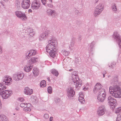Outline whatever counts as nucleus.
Here are the masks:
<instances>
[{
  "instance_id": "aec40b11",
  "label": "nucleus",
  "mask_w": 121,
  "mask_h": 121,
  "mask_svg": "<svg viewBox=\"0 0 121 121\" xmlns=\"http://www.w3.org/2000/svg\"><path fill=\"white\" fill-rule=\"evenodd\" d=\"M46 12L48 15L53 17H55L56 14V12L55 11L51 9H48L46 11Z\"/></svg>"
},
{
  "instance_id": "37998d69",
  "label": "nucleus",
  "mask_w": 121,
  "mask_h": 121,
  "mask_svg": "<svg viewBox=\"0 0 121 121\" xmlns=\"http://www.w3.org/2000/svg\"><path fill=\"white\" fill-rule=\"evenodd\" d=\"M44 118L46 119H47L49 117V116L47 114H45L44 116Z\"/></svg>"
},
{
  "instance_id": "f3484780",
  "label": "nucleus",
  "mask_w": 121,
  "mask_h": 121,
  "mask_svg": "<svg viewBox=\"0 0 121 121\" xmlns=\"http://www.w3.org/2000/svg\"><path fill=\"white\" fill-rule=\"evenodd\" d=\"M68 96L69 98L73 97L75 94L73 88L72 87H69L67 89Z\"/></svg>"
},
{
  "instance_id": "4d7b16f0",
  "label": "nucleus",
  "mask_w": 121,
  "mask_h": 121,
  "mask_svg": "<svg viewBox=\"0 0 121 121\" xmlns=\"http://www.w3.org/2000/svg\"><path fill=\"white\" fill-rule=\"evenodd\" d=\"M51 3H52V0H48Z\"/></svg>"
},
{
  "instance_id": "bb28decb",
  "label": "nucleus",
  "mask_w": 121,
  "mask_h": 121,
  "mask_svg": "<svg viewBox=\"0 0 121 121\" xmlns=\"http://www.w3.org/2000/svg\"><path fill=\"white\" fill-rule=\"evenodd\" d=\"M111 7L112 11L114 13H116L117 9L116 4H112Z\"/></svg>"
},
{
  "instance_id": "bf43d9fd",
  "label": "nucleus",
  "mask_w": 121,
  "mask_h": 121,
  "mask_svg": "<svg viewBox=\"0 0 121 121\" xmlns=\"http://www.w3.org/2000/svg\"><path fill=\"white\" fill-rule=\"evenodd\" d=\"M69 71H73V69H70V70H69Z\"/></svg>"
},
{
  "instance_id": "39448f33",
  "label": "nucleus",
  "mask_w": 121,
  "mask_h": 121,
  "mask_svg": "<svg viewBox=\"0 0 121 121\" xmlns=\"http://www.w3.org/2000/svg\"><path fill=\"white\" fill-rule=\"evenodd\" d=\"M104 9V7L101 4H99L95 8L94 13L95 17H97L101 13Z\"/></svg>"
},
{
  "instance_id": "1a4fd4ad",
  "label": "nucleus",
  "mask_w": 121,
  "mask_h": 121,
  "mask_svg": "<svg viewBox=\"0 0 121 121\" xmlns=\"http://www.w3.org/2000/svg\"><path fill=\"white\" fill-rule=\"evenodd\" d=\"M12 94L11 90H6L0 92V94L3 99H7Z\"/></svg>"
},
{
  "instance_id": "412c9836",
  "label": "nucleus",
  "mask_w": 121,
  "mask_h": 121,
  "mask_svg": "<svg viewBox=\"0 0 121 121\" xmlns=\"http://www.w3.org/2000/svg\"><path fill=\"white\" fill-rule=\"evenodd\" d=\"M24 92L26 95H30L33 93V90L30 89L28 87H26L24 89Z\"/></svg>"
},
{
  "instance_id": "680f3d73",
  "label": "nucleus",
  "mask_w": 121,
  "mask_h": 121,
  "mask_svg": "<svg viewBox=\"0 0 121 121\" xmlns=\"http://www.w3.org/2000/svg\"><path fill=\"white\" fill-rule=\"evenodd\" d=\"M98 1V0H95V2L96 3H97Z\"/></svg>"
},
{
  "instance_id": "69168bd1",
  "label": "nucleus",
  "mask_w": 121,
  "mask_h": 121,
  "mask_svg": "<svg viewBox=\"0 0 121 121\" xmlns=\"http://www.w3.org/2000/svg\"><path fill=\"white\" fill-rule=\"evenodd\" d=\"M35 1V0H34Z\"/></svg>"
},
{
  "instance_id": "f8f14e48",
  "label": "nucleus",
  "mask_w": 121,
  "mask_h": 121,
  "mask_svg": "<svg viewBox=\"0 0 121 121\" xmlns=\"http://www.w3.org/2000/svg\"><path fill=\"white\" fill-rule=\"evenodd\" d=\"M12 81V80L11 77L6 76L4 78L2 83L3 84L8 85L11 84Z\"/></svg>"
},
{
  "instance_id": "338daca9",
  "label": "nucleus",
  "mask_w": 121,
  "mask_h": 121,
  "mask_svg": "<svg viewBox=\"0 0 121 121\" xmlns=\"http://www.w3.org/2000/svg\"><path fill=\"white\" fill-rule=\"evenodd\" d=\"M77 11H78V10H77Z\"/></svg>"
},
{
  "instance_id": "c9c22d12",
  "label": "nucleus",
  "mask_w": 121,
  "mask_h": 121,
  "mask_svg": "<svg viewBox=\"0 0 121 121\" xmlns=\"http://www.w3.org/2000/svg\"><path fill=\"white\" fill-rule=\"evenodd\" d=\"M46 6L49 8H52L53 7V5L52 4H47L46 5Z\"/></svg>"
},
{
  "instance_id": "ddd939ff",
  "label": "nucleus",
  "mask_w": 121,
  "mask_h": 121,
  "mask_svg": "<svg viewBox=\"0 0 121 121\" xmlns=\"http://www.w3.org/2000/svg\"><path fill=\"white\" fill-rule=\"evenodd\" d=\"M103 91L101 92V93H98L97 99L99 101L101 102L105 100L106 97V94L105 90L103 89Z\"/></svg>"
},
{
  "instance_id": "6e6d98bb",
  "label": "nucleus",
  "mask_w": 121,
  "mask_h": 121,
  "mask_svg": "<svg viewBox=\"0 0 121 121\" xmlns=\"http://www.w3.org/2000/svg\"><path fill=\"white\" fill-rule=\"evenodd\" d=\"M29 11L30 12H32V11L31 10V9H29Z\"/></svg>"
},
{
  "instance_id": "09e8293b",
  "label": "nucleus",
  "mask_w": 121,
  "mask_h": 121,
  "mask_svg": "<svg viewBox=\"0 0 121 121\" xmlns=\"http://www.w3.org/2000/svg\"><path fill=\"white\" fill-rule=\"evenodd\" d=\"M2 47L0 46V54L2 53Z\"/></svg>"
},
{
  "instance_id": "a211bd4d",
  "label": "nucleus",
  "mask_w": 121,
  "mask_h": 121,
  "mask_svg": "<svg viewBox=\"0 0 121 121\" xmlns=\"http://www.w3.org/2000/svg\"><path fill=\"white\" fill-rule=\"evenodd\" d=\"M37 52V51L35 50H31L28 51L26 54V58L28 59L31 56L35 55Z\"/></svg>"
},
{
  "instance_id": "f704fd0d",
  "label": "nucleus",
  "mask_w": 121,
  "mask_h": 121,
  "mask_svg": "<svg viewBox=\"0 0 121 121\" xmlns=\"http://www.w3.org/2000/svg\"><path fill=\"white\" fill-rule=\"evenodd\" d=\"M60 101V99L59 98H56L55 99V102L56 103L58 104Z\"/></svg>"
},
{
  "instance_id": "a18cd8bd",
  "label": "nucleus",
  "mask_w": 121,
  "mask_h": 121,
  "mask_svg": "<svg viewBox=\"0 0 121 121\" xmlns=\"http://www.w3.org/2000/svg\"><path fill=\"white\" fill-rule=\"evenodd\" d=\"M41 1L42 4L44 5H45L46 3V0H41Z\"/></svg>"
},
{
  "instance_id": "20e7f679",
  "label": "nucleus",
  "mask_w": 121,
  "mask_h": 121,
  "mask_svg": "<svg viewBox=\"0 0 121 121\" xmlns=\"http://www.w3.org/2000/svg\"><path fill=\"white\" fill-rule=\"evenodd\" d=\"M54 37L50 31L47 30L40 35L39 37V40L42 41L45 39L47 38H48L49 39Z\"/></svg>"
},
{
  "instance_id": "9b49d317",
  "label": "nucleus",
  "mask_w": 121,
  "mask_h": 121,
  "mask_svg": "<svg viewBox=\"0 0 121 121\" xmlns=\"http://www.w3.org/2000/svg\"><path fill=\"white\" fill-rule=\"evenodd\" d=\"M41 5V3L39 0H35L33 1L31 4V9L34 10L38 9Z\"/></svg>"
},
{
  "instance_id": "de8ad7c7",
  "label": "nucleus",
  "mask_w": 121,
  "mask_h": 121,
  "mask_svg": "<svg viewBox=\"0 0 121 121\" xmlns=\"http://www.w3.org/2000/svg\"><path fill=\"white\" fill-rule=\"evenodd\" d=\"M19 100L21 102H22L24 100V99L23 98H20L19 99Z\"/></svg>"
},
{
  "instance_id": "c03bdc74",
  "label": "nucleus",
  "mask_w": 121,
  "mask_h": 121,
  "mask_svg": "<svg viewBox=\"0 0 121 121\" xmlns=\"http://www.w3.org/2000/svg\"><path fill=\"white\" fill-rule=\"evenodd\" d=\"M79 97H84V94L83 92H80L79 93Z\"/></svg>"
},
{
  "instance_id": "e2e57ef3",
  "label": "nucleus",
  "mask_w": 121,
  "mask_h": 121,
  "mask_svg": "<svg viewBox=\"0 0 121 121\" xmlns=\"http://www.w3.org/2000/svg\"><path fill=\"white\" fill-rule=\"evenodd\" d=\"M79 38L80 39H81V36H79Z\"/></svg>"
},
{
  "instance_id": "b1692460",
  "label": "nucleus",
  "mask_w": 121,
  "mask_h": 121,
  "mask_svg": "<svg viewBox=\"0 0 121 121\" xmlns=\"http://www.w3.org/2000/svg\"><path fill=\"white\" fill-rule=\"evenodd\" d=\"M38 61V58H37L33 57L31 58L30 60L29 61L31 63H35Z\"/></svg>"
},
{
  "instance_id": "4468645a",
  "label": "nucleus",
  "mask_w": 121,
  "mask_h": 121,
  "mask_svg": "<svg viewBox=\"0 0 121 121\" xmlns=\"http://www.w3.org/2000/svg\"><path fill=\"white\" fill-rule=\"evenodd\" d=\"M16 16L20 18L22 20L25 21L27 19L25 14L20 11H17L15 12Z\"/></svg>"
},
{
  "instance_id": "052dcab7",
  "label": "nucleus",
  "mask_w": 121,
  "mask_h": 121,
  "mask_svg": "<svg viewBox=\"0 0 121 121\" xmlns=\"http://www.w3.org/2000/svg\"><path fill=\"white\" fill-rule=\"evenodd\" d=\"M103 77L104 78V77H105V75L104 74H103Z\"/></svg>"
},
{
  "instance_id": "72a5a7b5",
  "label": "nucleus",
  "mask_w": 121,
  "mask_h": 121,
  "mask_svg": "<svg viewBox=\"0 0 121 121\" xmlns=\"http://www.w3.org/2000/svg\"><path fill=\"white\" fill-rule=\"evenodd\" d=\"M95 44V43L94 42H93L92 43H91L90 44V48H91V49H90V51H93V47L94 45Z\"/></svg>"
},
{
  "instance_id": "a878e982",
  "label": "nucleus",
  "mask_w": 121,
  "mask_h": 121,
  "mask_svg": "<svg viewBox=\"0 0 121 121\" xmlns=\"http://www.w3.org/2000/svg\"><path fill=\"white\" fill-rule=\"evenodd\" d=\"M56 50H52L50 51V52H48L49 53V55L50 56L52 57H54L55 56L56 53Z\"/></svg>"
},
{
  "instance_id": "3c124183",
  "label": "nucleus",
  "mask_w": 121,
  "mask_h": 121,
  "mask_svg": "<svg viewBox=\"0 0 121 121\" xmlns=\"http://www.w3.org/2000/svg\"><path fill=\"white\" fill-rule=\"evenodd\" d=\"M115 80L114 81L115 82H117L118 79L117 77H116L114 78Z\"/></svg>"
},
{
  "instance_id": "864d4df0",
  "label": "nucleus",
  "mask_w": 121,
  "mask_h": 121,
  "mask_svg": "<svg viewBox=\"0 0 121 121\" xmlns=\"http://www.w3.org/2000/svg\"><path fill=\"white\" fill-rule=\"evenodd\" d=\"M15 109L17 110H19V108L18 107H16Z\"/></svg>"
},
{
  "instance_id": "7c9ffc66",
  "label": "nucleus",
  "mask_w": 121,
  "mask_h": 121,
  "mask_svg": "<svg viewBox=\"0 0 121 121\" xmlns=\"http://www.w3.org/2000/svg\"><path fill=\"white\" fill-rule=\"evenodd\" d=\"M78 100L81 103L83 104L85 102L84 99V97H79Z\"/></svg>"
},
{
  "instance_id": "603ef678",
  "label": "nucleus",
  "mask_w": 121,
  "mask_h": 121,
  "mask_svg": "<svg viewBox=\"0 0 121 121\" xmlns=\"http://www.w3.org/2000/svg\"><path fill=\"white\" fill-rule=\"evenodd\" d=\"M88 87H84L83 88V90L84 91L87 90H88Z\"/></svg>"
},
{
  "instance_id": "c85d7f7f",
  "label": "nucleus",
  "mask_w": 121,
  "mask_h": 121,
  "mask_svg": "<svg viewBox=\"0 0 121 121\" xmlns=\"http://www.w3.org/2000/svg\"><path fill=\"white\" fill-rule=\"evenodd\" d=\"M62 53L63 55L65 56H68L69 53V52L65 50H62Z\"/></svg>"
},
{
  "instance_id": "a19ab883",
  "label": "nucleus",
  "mask_w": 121,
  "mask_h": 121,
  "mask_svg": "<svg viewBox=\"0 0 121 121\" xmlns=\"http://www.w3.org/2000/svg\"><path fill=\"white\" fill-rule=\"evenodd\" d=\"M27 31L29 33L32 32H34L33 31V30L31 28H28Z\"/></svg>"
},
{
  "instance_id": "c756f323",
  "label": "nucleus",
  "mask_w": 121,
  "mask_h": 121,
  "mask_svg": "<svg viewBox=\"0 0 121 121\" xmlns=\"http://www.w3.org/2000/svg\"><path fill=\"white\" fill-rule=\"evenodd\" d=\"M40 85L42 87H45L46 85V81L44 80L42 81L40 83Z\"/></svg>"
},
{
  "instance_id": "cd10ccee",
  "label": "nucleus",
  "mask_w": 121,
  "mask_h": 121,
  "mask_svg": "<svg viewBox=\"0 0 121 121\" xmlns=\"http://www.w3.org/2000/svg\"><path fill=\"white\" fill-rule=\"evenodd\" d=\"M51 71L53 74L56 76H57L58 75L59 73L58 71L55 69H53L51 70Z\"/></svg>"
},
{
  "instance_id": "393cba45",
  "label": "nucleus",
  "mask_w": 121,
  "mask_h": 121,
  "mask_svg": "<svg viewBox=\"0 0 121 121\" xmlns=\"http://www.w3.org/2000/svg\"><path fill=\"white\" fill-rule=\"evenodd\" d=\"M0 118L1 120L4 121H8V118L4 114H1L0 116Z\"/></svg>"
},
{
  "instance_id": "0eeeda50",
  "label": "nucleus",
  "mask_w": 121,
  "mask_h": 121,
  "mask_svg": "<svg viewBox=\"0 0 121 121\" xmlns=\"http://www.w3.org/2000/svg\"><path fill=\"white\" fill-rule=\"evenodd\" d=\"M107 101L110 105L111 108L114 109L116 104L117 101L116 99L110 96L108 98Z\"/></svg>"
},
{
  "instance_id": "f03ea898",
  "label": "nucleus",
  "mask_w": 121,
  "mask_h": 121,
  "mask_svg": "<svg viewBox=\"0 0 121 121\" xmlns=\"http://www.w3.org/2000/svg\"><path fill=\"white\" fill-rule=\"evenodd\" d=\"M48 43L46 47L47 52H50L52 50H56V48L57 47V43L56 39L54 37L49 39Z\"/></svg>"
},
{
  "instance_id": "dca6fc26",
  "label": "nucleus",
  "mask_w": 121,
  "mask_h": 121,
  "mask_svg": "<svg viewBox=\"0 0 121 121\" xmlns=\"http://www.w3.org/2000/svg\"><path fill=\"white\" fill-rule=\"evenodd\" d=\"M30 4V0H23L22 2V6L24 9L29 8Z\"/></svg>"
},
{
  "instance_id": "4be33fe9",
  "label": "nucleus",
  "mask_w": 121,
  "mask_h": 121,
  "mask_svg": "<svg viewBox=\"0 0 121 121\" xmlns=\"http://www.w3.org/2000/svg\"><path fill=\"white\" fill-rule=\"evenodd\" d=\"M33 68V66L29 65H25L24 68V71L27 72H29Z\"/></svg>"
},
{
  "instance_id": "473e14b6",
  "label": "nucleus",
  "mask_w": 121,
  "mask_h": 121,
  "mask_svg": "<svg viewBox=\"0 0 121 121\" xmlns=\"http://www.w3.org/2000/svg\"><path fill=\"white\" fill-rule=\"evenodd\" d=\"M121 111V107H119L116 109L115 112L116 113H119Z\"/></svg>"
},
{
  "instance_id": "5fc2aeb1",
  "label": "nucleus",
  "mask_w": 121,
  "mask_h": 121,
  "mask_svg": "<svg viewBox=\"0 0 121 121\" xmlns=\"http://www.w3.org/2000/svg\"><path fill=\"white\" fill-rule=\"evenodd\" d=\"M47 79H48V81H50V79L48 77L47 78Z\"/></svg>"
},
{
  "instance_id": "7ed1b4c3",
  "label": "nucleus",
  "mask_w": 121,
  "mask_h": 121,
  "mask_svg": "<svg viewBox=\"0 0 121 121\" xmlns=\"http://www.w3.org/2000/svg\"><path fill=\"white\" fill-rule=\"evenodd\" d=\"M72 80L73 82L74 85L77 89L79 90L82 86L81 81L80 80L78 76L77 71H74L72 73Z\"/></svg>"
},
{
  "instance_id": "49530a36",
  "label": "nucleus",
  "mask_w": 121,
  "mask_h": 121,
  "mask_svg": "<svg viewBox=\"0 0 121 121\" xmlns=\"http://www.w3.org/2000/svg\"><path fill=\"white\" fill-rule=\"evenodd\" d=\"M35 34V32L29 33V35L31 37H33Z\"/></svg>"
},
{
  "instance_id": "e433bc0d",
  "label": "nucleus",
  "mask_w": 121,
  "mask_h": 121,
  "mask_svg": "<svg viewBox=\"0 0 121 121\" xmlns=\"http://www.w3.org/2000/svg\"><path fill=\"white\" fill-rule=\"evenodd\" d=\"M116 121H121V115H118Z\"/></svg>"
},
{
  "instance_id": "2f4dec72",
  "label": "nucleus",
  "mask_w": 121,
  "mask_h": 121,
  "mask_svg": "<svg viewBox=\"0 0 121 121\" xmlns=\"http://www.w3.org/2000/svg\"><path fill=\"white\" fill-rule=\"evenodd\" d=\"M6 87L4 85H2L0 83V90H3L5 89L6 88Z\"/></svg>"
},
{
  "instance_id": "4c0bfd02",
  "label": "nucleus",
  "mask_w": 121,
  "mask_h": 121,
  "mask_svg": "<svg viewBox=\"0 0 121 121\" xmlns=\"http://www.w3.org/2000/svg\"><path fill=\"white\" fill-rule=\"evenodd\" d=\"M74 43L73 42L71 43L70 45L69 46V48L70 49H72L74 46Z\"/></svg>"
},
{
  "instance_id": "6ab92c4d",
  "label": "nucleus",
  "mask_w": 121,
  "mask_h": 121,
  "mask_svg": "<svg viewBox=\"0 0 121 121\" xmlns=\"http://www.w3.org/2000/svg\"><path fill=\"white\" fill-rule=\"evenodd\" d=\"M105 111L104 106L103 105H101L98 109L97 114L99 116H102L104 114Z\"/></svg>"
},
{
  "instance_id": "13d9d810",
  "label": "nucleus",
  "mask_w": 121,
  "mask_h": 121,
  "mask_svg": "<svg viewBox=\"0 0 121 121\" xmlns=\"http://www.w3.org/2000/svg\"><path fill=\"white\" fill-rule=\"evenodd\" d=\"M4 2H7L9 0H3Z\"/></svg>"
},
{
  "instance_id": "2eb2a0df",
  "label": "nucleus",
  "mask_w": 121,
  "mask_h": 121,
  "mask_svg": "<svg viewBox=\"0 0 121 121\" xmlns=\"http://www.w3.org/2000/svg\"><path fill=\"white\" fill-rule=\"evenodd\" d=\"M24 75L22 73H16L13 75V79L16 81H18L22 79Z\"/></svg>"
},
{
  "instance_id": "ea45409f",
  "label": "nucleus",
  "mask_w": 121,
  "mask_h": 121,
  "mask_svg": "<svg viewBox=\"0 0 121 121\" xmlns=\"http://www.w3.org/2000/svg\"><path fill=\"white\" fill-rule=\"evenodd\" d=\"M80 60V59L79 58H76L75 59V63L76 64L78 63L79 61Z\"/></svg>"
},
{
  "instance_id": "9d476101",
  "label": "nucleus",
  "mask_w": 121,
  "mask_h": 121,
  "mask_svg": "<svg viewBox=\"0 0 121 121\" xmlns=\"http://www.w3.org/2000/svg\"><path fill=\"white\" fill-rule=\"evenodd\" d=\"M20 106L23 108L24 111L25 112H30L31 111V104L30 103H22L20 104Z\"/></svg>"
},
{
  "instance_id": "423d86ee",
  "label": "nucleus",
  "mask_w": 121,
  "mask_h": 121,
  "mask_svg": "<svg viewBox=\"0 0 121 121\" xmlns=\"http://www.w3.org/2000/svg\"><path fill=\"white\" fill-rule=\"evenodd\" d=\"M112 36L113 39L117 41L120 48L121 50V39L119 33L117 31L114 32Z\"/></svg>"
},
{
  "instance_id": "6e6552de",
  "label": "nucleus",
  "mask_w": 121,
  "mask_h": 121,
  "mask_svg": "<svg viewBox=\"0 0 121 121\" xmlns=\"http://www.w3.org/2000/svg\"><path fill=\"white\" fill-rule=\"evenodd\" d=\"M102 86L99 83H97L96 84L93 89V92L95 93H101V92L104 90H105L102 88Z\"/></svg>"
},
{
  "instance_id": "0e129e2a",
  "label": "nucleus",
  "mask_w": 121,
  "mask_h": 121,
  "mask_svg": "<svg viewBox=\"0 0 121 121\" xmlns=\"http://www.w3.org/2000/svg\"><path fill=\"white\" fill-rule=\"evenodd\" d=\"M110 77V75H109V76H108V78H109Z\"/></svg>"
},
{
  "instance_id": "f257e3e1",
  "label": "nucleus",
  "mask_w": 121,
  "mask_h": 121,
  "mask_svg": "<svg viewBox=\"0 0 121 121\" xmlns=\"http://www.w3.org/2000/svg\"><path fill=\"white\" fill-rule=\"evenodd\" d=\"M109 92L113 97L116 98H121V89L118 86L116 85L110 86L109 87Z\"/></svg>"
},
{
  "instance_id": "5701e85b",
  "label": "nucleus",
  "mask_w": 121,
  "mask_h": 121,
  "mask_svg": "<svg viewBox=\"0 0 121 121\" xmlns=\"http://www.w3.org/2000/svg\"><path fill=\"white\" fill-rule=\"evenodd\" d=\"M33 73L35 76H37L39 73V69L36 67H34L33 69Z\"/></svg>"
},
{
  "instance_id": "58836bf2",
  "label": "nucleus",
  "mask_w": 121,
  "mask_h": 121,
  "mask_svg": "<svg viewBox=\"0 0 121 121\" xmlns=\"http://www.w3.org/2000/svg\"><path fill=\"white\" fill-rule=\"evenodd\" d=\"M48 91L49 93L51 94L52 92V89L51 86H49L48 88Z\"/></svg>"
},
{
  "instance_id": "79ce46f5",
  "label": "nucleus",
  "mask_w": 121,
  "mask_h": 121,
  "mask_svg": "<svg viewBox=\"0 0 121 121\" xmlns=\"http://www.w3.org/2000/svg\"><path fill=\"white\" fill-rule=\"evenodd\" d=\"M115 64L114 63H112L110 65H109V67L111 68H114Z\"/></svg>"
},
{
  "instance_id": "8fccbe9b",
  "label": "nucleus",
  "mask_w": 121,
  "mask_h": 121,
  "mask_svg": "<svg viewBox=\"0 0 121 121\" xmlns=\"http://www.w3.org/2000/svg\"><path fill=\"white\" fill-rule=\"evenodd\" d=\"M53 118L52 117H51L49 118L50 121H53Z\"/></svg>"
}]
</instances>
